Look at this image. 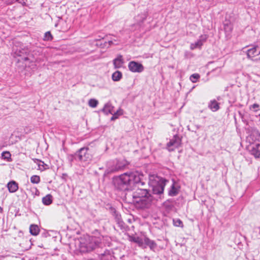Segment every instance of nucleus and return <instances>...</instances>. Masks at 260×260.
Returning a JSON list of instances; mask_svg holds the SVG:
<instances>
[{"label":"nucleus","instance_id":"cd10ccee","mask_svg":"<svg viewBox=\"0 0 260 260\" xmlns=\"http://www.w3.org/2000/svg\"><path fill=\"white\" fill-rule=\"evenodd\" d=\"M98 104V101L95 99H90L88 102V105L92 108H95Z\"/></svg>","mask_w":260,"mask_h":260},{"label":"nucleus","instance_id":"5701e85b","mask_svg":"<svg viewBox=\"0 0 260 260\" xmlns=\"http://www.w3.org/2000/svg\"><path fill=\"white\" fill-rule=\"evenodd\" d=\"M122 77V74L119 71H116L112 74V79L114 81L119 80Z\"/></svg>","mask_w":260,"mask_h":260},{"label":"nucleus","instance_id":"c756f323","mask_svg":"<svg viewBox=\"0 0 260 260\" xmlns=\"http://www.w3.org/2000/svg\"><path fill=\"white\" fill-rule=\"evenodd\" d=\"M11 154L9 151H5L2 153V156L3 158L5 159H7L9 160V159H11Z\"/></svg>","mask_w":260,"mask_h":260},{"label":"nucleus","instance_id":"a878e982","mask_svg":"<svg viewBox=\"0 0 260 260\" xmlns=\"http://www.w3.org/2000/svg\"><path fill=\"white\" fill-rule=\"evenodd\" d=\"M30 181L32 183L38 184L40 182V177L38 175H33L30 177Z\"/></svg>","mask_w":260,"mask_h":260},{"label":"nucleus","instance_id":"b1692460","mask_svg":"<svg viewBox=\"0 0 260 260\" xmlns=\"http://www.w3.org/2000/svg\"><path fill=\"white\" fill-rule=\"evenodd\" d=\"M178 193L177 188L174 187V184L172 185L171 189L169 191V195L170 196H176Z\"/></svg>","mask_w":260,"mask_h":260},{"label":"nucleus","instance_id":"2f4dec72","mask_svg":"<svg viewBox=\"0 0 260 260\" xmlns=\"http://www.w3.org/2000/svg\"><path fill=\"white\" fill-rule=\"evenodd\" d=\"M200 75L199 74L195 73V74H193L191 75L190 76V80L191 81H193V79L198 80V79H200Z\"/></svg>","mask_w":260,"mask_h":260},{"label":"nucleus","instance_id":"f257e3e1","mask_svg":"<svg viewBox=\"0 0 260 260\" xmlns=\"http://www.w3.org/2000/svg\"><path fill=\"white\" fill-rule=\"evenodd\" d=\"M114 187L119 190H127L131 189L135 184L142 183L140 176L136 173H124L113 178Z\"/></svg>","mask_w":260,"mask_h":260},{"label":"nucleus","instance_id":"aec40b11","mask_svg":"<svg viewBox=\"0 0 260 260\" xmlns=\"http://www.w3.org/2000/svg\"><path fill=\"white\" fill-rule=\"evenodd\" d=\"M113 109L114 107H113L111 104L107 103L105 105L103 109V111L106 114H108L109 113L113 114L114 112Z\"/></svg>","mask_w":260,"mask_h":260},{"label":"nucleus","instance_id":"7c9ffc66","mask_svg":"<svg viewBox=\"0 0 260 260\" xmlns=\"http://www.w3.org/2000/svg\"><path fill=\"white\" fill-rule=\"evenodd\" d=\"M250 109L252 110L254 112H256L260 110V106L257 104H254L250 106Z\"/></svg>","mask_w":260,"mask_h":260},{"label":"nucleus","instance_id":"473e14b6","mask_svg":"<svg viewBox=\"0 0 260 260\" xmlns=\"http://www.w3.org/2000/svg\"><path fill=\"white\" fill-rule=\"evenodd\" d=\"M31 189H32L31 190L32 192L34 193H35V195H36V196L39 195V193H40L39 191L36 187H33Z\"/></svg>","mask_w":260,"mask_h":260},{"label":"nucleus","instance_id":"f8f14e48","mask_svg":"<svg viewBox=\"0 0 260 260\" xmlns=\"http://www.w3.org/2000/svg\"><path fill=\"white\" fill-rule=\"evenodd\" d=\"M128 239L131 242H134L138 244L140 247H142L143 248H145V246H144L143 240L139 237H135V236H129Z\"/></svg>","mask_w":260,"mask_h":260},{"label":"nucleus","instance_id":"393cba45","mask_svg":"<svg viewBox=\"0 0 260 260\" xmlns=\"http://www.w3.org/2000/svg\"><path fill=\"white\" fill-rule=\"evenodd\" d=\"M224 29L227 32H231L233 30V26L231 23H225L224 24Z\"/></svg>","mask_w":260,"mask_h":260},{"label":"nucleus","instance_id":"4c0bfd02","mask_svg":"<svg viewBox=\"0 0 260 260\" xmlns=\"http://www.w3.org/2000/svg\"><path fill=\"white\" fill-rule=\"evenodd\" d=\"M179 224H180V226L182 227L183 226V223H182V222L180 220Z\"/></svg>","mask_w":260,"mask_h":260},{"label":"nucleus","instance_id":"9b49d317","mask_svg":"<svg viewBox=\"0 0 260 260\" xmlns=\"http://www.w3.org/2000/svg\"><path fill=\"white\" fill-rule=\"evenodd\" d=\"M144 246L145 248L146 246L149 247L151 250H154L156 247V244L154 241L150 240L147 237H145L143 240Z\"/></svg>","mask_w":260,"mask_h":260},{"label":"nucleus","instance_id":"1a4fd4ad","mask_svg":"<svg viewBox=\"0 0 260 260\" xmlns=\"http://www.w3.org/2000/svg\"><path fill=\"white\" fill-rule=\"evenodd\" d=\"M259 46L257 45L248 49L247 51V57L249 58H252V57L260 54V49H259Z\"/></svg>","mask_w":260,"mask_h":260},{"label":"nucleus","instance_id":"72a5a7b5","mask_svg":"<svg viewBox=\"0 0 260 260\" xmlns=\"http://www.w3.org/2000/svg\"><path fill=\"white\" fill-rule=\"evenodd\" d=\"M173 222H174V224L176 226H179V220L178 219H176V220H173Z\"/></svg>","mask_w":260,"mask_h":260},{"label":"nucleus","instance_id":"423d86ee","mask_svg":"<svg viewBox=\"0 0 260 260\" xmlns=\"http://www.w3.org/2000/svg\"><path fill=\"white\" fill-rule=\"evenodd\" d=\"M13 51L15 57H20V58L18 59L19 62H26L29 60L28 57L26 56L28 53V49L22 46H15L13 48Z\"/></svg>","mask_w":260,"mask_h":260},{"label":"nucleus","instance_id":"dca6fc26","mask_svg":"<svg viewBox=\"0 0 260 260\" xmlns=\"http://www.w3.org/2000/svg\"><path fill=\"white\" fill-rule=\"evenodd\" d=\"M7 187L10 192H15L18 189V184L14 181L9 182L7 184Z\"/></svg>","mask_w":260,"mask_h":260},{"label":"nucleus","instance_id":"58836bf2","mask_svg":"<svg viewBox=\"0 0 260 260\" xmlns=\"http://www.w3.org/2000/svg\"><path fill=\"white\" fill-rule=\"evenodd\" d=\"M220 100H221V97L220 96H218L217 98V101H220Z\"/></svg>","mask_w":260,"mask_h":260},{"label":"nucleus","instance_id":"412c9836","mask_svg":"<svg viewBox=\"0 0 260 260\" xmlns=\"http://www.w3.org/2000/svg\"><path fill=\"white\" fill-rule=\"evenodd\" d=\"M42 202L45 205H49L52 202V196L50 194L46 195L42 199Z\"/></svg>","mask_w":260,"mask_h":260},{"label":"nucleus","instance_id":"20e7f679","mask_svg":"<svg viewBox=\"0 0 260 260\" xmlns=\"http://www.w3.org/2000/svg\"><path fill=\"white\" fill-rule=\"evenodd\" d=\"M133 196L141 208H148L151 205L153 198L145 189H137Z\"/></svg>","mask_w":260,"mask_h":260},{"label":"nucleus","instance_id":"6e6552de","mask_svg":"<svg viewBox=\"0 0 260 260\" xmlns=\"http://www.w3.org/2000/svg\"><path fill=\"white\" fill-rule=\"evenodd\" d=\"M128 67L129 70L132 72L140 73L144 70L143 66L141 63L135 61H130Z\"/></svg>","mask_w":260,"mask_h":260},{"label":"nucleus","instance_id":"7ed1b4c3","mask_svg":"<svg viewBox=\"0 0 260 260\" xmlns=\"http://www.w3.org/2000/svg\"><path fill=\"white\" fill-rule=\"evenodd\" d=\"M167 180L154 174L149 176L148 184L152 188L153 194L159 196V198L163 194L164 187Z\"/></svg>","mask_w":260,"mask_h":260},{"label":"nucleus","instance_id":"f704fd0d","mask_svg":"<svg viewBox=\"0 0 260 260\" xmlns=\"http://www.w3.org/2000/svg\"><path fill=\"white\" fill-rule=\"evenodd\" d=\"M37 160L39 162V163L38 164L39 167L43 166H44V163L43 161H42L39 160L38 159H37Z\"/></svg>","mask_w":260,"mask_h":260},{"label":"nucleus","instance_id":"bb28decb","mask_svg":"<svg viewBox=\"0 0 260 260\" xmlns=\"http://www.w3.org/2000/svg\"><path fill=\"white\" fill-rule=\"evenodd\" d=\"M68 158L71 163L73 162L74 160L78 161V158L77 157V151L73 154H69Z\"/></svg>","mask_w":260,"mask_h":260},{"label":"nucleus","instance_id":"9d476101","mask_svg":"<svg viewBox=\"0 0 260 260\" xmlns=\"http://www.w3.org/2000/svg\"><path fill=\"white\" fill-rule=\"evenodd\" d=\"M113 62L114 66L116 69L122 67L124 62L123 56L120 54L118 55L117 57L113 60Z\"/></svg>","mask_w":260,"mask_h":260},{"label":"nucleus","instance_id":"37998d69","mask_svg":"<svg viewBox=\"0 0 260 260\" xmlns=\"http://www.w3.org/2000/svg\"><path fill=\"white\" fill-rule=\"evenodd\" d=\"M146 19V16H145L143 17V20H144V19Z\"/></svg>","mask_w":260,"mask_h":260},{"label":"nucleus","instance_id":"a211bd4d","mask_svg":"<svg viewBox=\"0 0 260 260\" xmlns=\"http://www.w3.org/2000/svg\"><path fill=\"white\" fill-rule=\"evenodd\" d=\"M174 140H171L169 143H168L167 146L168 147V149L169 151L173 150V148H170L171 146H175V147H177L178 145V143L177 140L178 139V137L177 135H175L174 136Z\"/></svg>","mask_w":260,"mask_h":260},{"label":"nucleus","instance_id":"6ab92c4d","mask_svg":"<svg viewBox=\"0 0 260 260\" xmlns=\"http://www.w3.org/2000/svg\"><path fill=\"white\" fill-rule=\"evenodd\" d=\"M29 232L32 235H38L40 232V229L39 226L36 224L30 225L29 227Z\"/></svg>","mask_w":260,"mask_h":260},{"label":"nucleus","instance_id":"e433bc0d","mask_svg":"<svg viewBox=\"0 0 260 260\" xmlns=\"http://www.w3.org/2000/svg\"><path fill=\"white\" fill-rule=\"evenodd\" d=\"M62 23H65V22H63L62 21H59L57 24H55V26H57L58 24H60Z\"/></svg>","mask_w":260,"mask_h":260},{"label":"nucleus","instance_id":"79ce46f5","mask_svg":"<svg viewBox=\"0 0 260 260\" xmlns=\"http://www.w3.org/2000/svg\"><path fill=\"white\" fill-rule=\"evenodd\" d=\"M3 209L0 207V212H2Z\"/></svg>","mask_w":260,"mask_h":260},{"label":"nucleus","instance_id":"a19ab883","mask_svg":"<svg viewBox=\"0 0 260 260\" xmlns=\"http://www.w3.org/2000/svg\"><path fill=\"white\" fill-rule=\"evenodd\" d=\"M62 31H66V30H67V28H62Z\"/></svg>","mask_w":260,"mask_h":260},{"label":"nucleus","instance_id":"4be33fe9","mask_svg":"<svg viewBox=\"0 0 260 260\" xmlns=\"http://www.w3.org/2000/svg\"><path fill=\"white\" fill-rule=\"evenodd\" d=\"M113 116L111 118V120H114L118 118V117L123 114V110L121 109H118L116 111V112L113 113Z\"/></svg>","mask_w":260,"mask_h":260},{"label":"nucleus","instance_id":"ea45409f","mask_svg":"<svg viewBox=\"0 0 260 260\" xmlns=\"http://www.w3.org/2000/svg\"><path fill=\"white\" fill-rule=\"evenodd\" d=\"M256 133L258 135L260 136V133L258 131H256Z\"/></svg>","mask_w":260,"mask_h":260},{"label":"nucleus","instance_id":"39448f33","mask_svg":"<svg viewBox=\"0 0 260 260\" xmlns=\"http://www.w3.org/2000/svg\"><path fill=\"white\" fill-rule=\"evenodd\" d=\"M77 157L78 158V161L87 165L91 160L92 156L89 148L84 147L77 151Z\"/></svg>","mask_w":260,"mask_h":260},{"label":"nucleus","instance_id":"f3484780","mask_svg":"<svg viewBox=\"0 0 260 260\" xmlns=\"http://www.w3.org/2000/svg\"><path fill=\"white\" fill-rule=\"evenodd\" d=\"M101 260H112V255L110 250H106L100 254Z\"/></svg>","mask_w":260,"mask_h":260},{"label":"nucleus","instance_id":"0eeeda50","mask_svg":"<svg viewBox=\"0 0 260 260\" xmlns=\"http://www.w3.org/2000/svg\"><path fill=\"white\" fill-rule=\"evenodd\" d=\"M126 165L125 161L117 160L116 162H113V164H109L106 172L108 174L114 173L122 170Z\"/></svg>","mask_w":260,"mask_h":260},{"label":"nucleus","instance_id":"c85d7f7f","mask_svg":"<svg viewBox=\"0 0 260 260\" xmlns=\"http://www.w3.org/2000/svg\"><path fill=\"white\" fill-rule=\"evenodd\" d=\"M53 39V37L50 31L46 32L44 37V40L45 41H51Z\"/></svg>","mask_w":260,"mask_h":260},{"label":"nucleus","instance_id":"f03ea898","mask_svg":"<svg viewBox=\"0 0 260 260\" xmlns=\"http://www.w3.org/2000/svg\"><path fill=\"white\" fill-rule=\"evenodd\" d=\"M101 240L99 238L86 236L80 239L79 251L81 253H87L92 251L100 246Z\"/></svg>","mask_w":260,"mask_h":260},{"label":"nucleus","instance_id":"c9c22d12","mask_svg":"<svg viewBox=\"0 0 260 260\" xmlns=\"http://www.w3.org/2000/svg\"><path fill=\"white\" fill-rule=\"evenodd\" d=\"M108 43H109V45L110 46H111L112 45H118V43H115L113 41H109L108 42Z\"/></svg>","mask_w":260,"mask_h":260},{"label":"nucleus","instance_id":"4468645a","mask_svg":"<svg viewBox=\"0 0 260 260\" xmlns=\"http://www.w3.org/2000/svg\"><path fill=\"white\" fill-rule=\"evenodd\" d=\"M209 108L213 112H216L219 109V103L216 100H212L208 104Z\"/></svg>","mask_w":260,"mask_h":260},{"label":"nucleus","instance_id":"2eb2a0df","mask_svg":"<svg viewBox=\"0 0 260 260\" xmlns=\"http://www.w3.org/2000/svg\"><path fill=\"white\" fill-rule=\"evenodd\" d=\"M207 38L206 37H202V38L198 40L194 43H192L190 45V49L193 50L196 48H201L202 46L203 43L206 40Z\"/></svg>","mask_w":260,"mask_h":260},{"label":"nucleus","instance_id":"ddd939ff","mask_svg":"<svg viewBox=\"0 0 260 260\" xmlns=\"http://www.w3.org/2000/svg\"><path fill=\"white\" fill-rule=\"evenodd\" d=\"M250 152L255 158H259L260 157V144H256L253 145Z\"/></svg>","mask_w":260,"mask_h":260}]
</instances>
